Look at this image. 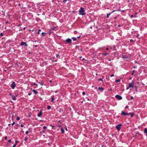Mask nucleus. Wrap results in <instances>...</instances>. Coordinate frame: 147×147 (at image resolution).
I'll use <instances>...</instances> for the list:
<instances>
[{"instance_id":"423d86ee","label":"nucleus","mask_w":147,"mask_h":147,"mask_svg":"<svg viewBox=\"0 0 147 147\" xmlns=\"http://www.w3.org/2000/svg\"><path fill=\"white\" fill-rule=\"evenodd\" d=\"M115 97L118 100H121L122 99V97L120 95H117L115 96Z\"/></svg>"},{"instance_id":"79ce46f5","label":"nucleus","mask_w":147,"mask_h":147,"mask_svg":"<svg viewBox=\"0 0 147 147\" xmlns=\"http://www.w3.org/2000/svg\"><path fill=\"white\" fill-rule=\"evenodd\" d=\"M7 137L6 136H5L4 137V138L5 140H6L7 139Z\"/></svg>"},{"instance_id":"1a4fd4ad","label":"nucleus","mask_w":147,"mask_h":147,"mask_svg":"<svg viewBox=\"0 0 147 147\" xmlns=\"http://www.w3.org/2000/svg\"><path fill=\"white\" fill-rule=\"evenodd\" d=\"M134 83L133 81H132V82L131 83H130L129 84V87L130 88H133Z\"/></svg>"},{"instance_id":"2eb2a0df","label":"nucleus","mask_w":147,"mask_h":147,"mask_svg":"<svg viewBox=\"0 0 147 147\" xmlns=\"http://www.w3.org/2000/svg\"><path fill=\"white\" fill-rule=\"evenodd\" d=\"M144 133H146V136H147V128H145L144 131Z\"/></svg>"},{"instance_id":"412c9836","label":"nucleus","mask_w":147,"mask_h":147,"mask_svg":"<svg viewBox=\"0 0 147 147\" xmlns=\"http://www.w3.org/2000/svg\"><path fill=\"white\" fill-rule=\"evenodd\" d=\"M108 53H102V55H104L105 56L107 55H108Z\"/></svg>"},{"instance_id":"f704fd0d","label":"nucleus","mask_w":147,"mask_h":147,"mask_svg":"<svg viewBox=\"0 0 147 147\" xmlns=\"http://www.w3.org/2000/svg\"><path fill=\"white\" fill-rule=\"evenodd\" d=\"M38 34H40V32L41 31V30L40 29H39L38 30Z\"/></svg>"},{"instance_id":"4468645a","label":"nucleus","mask_w":147,"mask_h":147,"mask_svg":"<svg viewBox=\"0 0 147 147\" xmlns=\"http://www.w3.org/2000/svg\"><path fill=\"white\" fill-rule=\"evenodd\" d=\"M58 111L59 113H62L63 112V110L61 108L59 109Z\"/></svg>"},{"instance_id":"ddd939ff","label":"nucleus","mask_w":147,"mask_h":147,"mask_svg":"<svg viewBox=\"0 0 147 147\" xmlns=\"http://www.w3.org/2000/svg\"><path fill=\"white\" fill-rule=\"evenodd\" d=\"M121 57L123 59H127L128 58V57L127 56L123 55H122Z\"/></svg>"},{"instance_id":"6e6552de","label":"nucleus","mask_w":147,"mask_h":147,"mask_svg":"<svg viewBox=\"0 0 147 147\" xmlns=\"http://www.w3.org/2000/svg\"><path fill=\"white\" fill-rule=\"evenodd\" d=\"M56 28V27H54L53 28H51L49 30L50 34L51 33H53V30H55Z\"/></svg>"},{"instance_id":"864d4df0","label":"nucleus","mask_w":147,"mask_h":147,"mask_svg":"<svg viewBox=\"0 0 147 147\" xmlns=\"http://www.w3.org/2000/svg\"><path fill=\"white\" fill-rule=\"evenodd\" d=\"M18 6H21V4L20 3H19L18 4Z\"/></svg>"},{"instance_id":"bf43d9fd","label":"nucleus","mask_w":147,"mask_h":147,"mask_svg":"<svg viewBox=\"0 0 147 147\" xmlns=\"http://www.w3.org/2000/svg\"><path fill=\"white\" fill-rule=\"evenodd\" d=\"M80 36H78V37H77V38H80Z\"/></svg>"},{"instance_id":"c756f323","label":"nucleus","mask_w":147,"mask_h":147,"mask_svg":"<svg viewBox=\"0 0 147 147\" xmlns=\"http://www.w3.org/2000/svg\"><path fill=\"white\" fill-rule=\"evenodd\" d=\"M16 144H17V141H16V144L13 146V147H15L16 146Z\"/></svg>"},{"instance_id":"2f4dec72","label":"nucleus","mask_w":147,"mask_h":147,"mask_svg":"<svg viewBox=\"0 0 147 147\" xmlns=\"http://www.w3.org/2000/svg\"><path fill=\"white\" fill-rule=\"evenodd\" d=\"M28 139V138L26 137L25 138V139H24V141H26Z\"/></svg>"},{"instance_id":"69168bd1","label":"nucleus","mask_w":147,"mask_h":147,"mask_svg":"<svg viewBox=\"0 0 147 147\" xmlns=\"http://www.w3.org/2000/svg\"><path fill=\"white\" fill-rule=\"evenodd\" d=\"M65 130H66V131H67V127H66V128H65Z\"/></svg>"},{"instance_id":"a19ab883","label":"nucleus","mask_w":147,"mask_h":147,"mask_svg":"<svg viewBox=\"0 0 147 147\" xmlns=\"http://www.w3.org/2000/svg\"><path fill=\"white\" fill-rule=\"evenodd\" d=\"M133 41V39H131L130 40V42H132Z\"/></svg>"},{"instance_id":"aec40b11","label":"nucleus","mask_w":147,"mask_h":147,"mask_svg":"<svg viewBox=\"0 0 147 147\" xmlns=\"http://www.w3.org/2000/svg\"><path fill=\"white\" fill-rule=\"evenodd\" d=\"M73 41H76L77 40V38L75 37H73L71 38Z\"/></svg>"},{"instance_id":"37998d69","label":"nucleus","mask_w":147,"mask_h":147,"mask_svg":"<svg viewBox=\"0 0 147 147\" xmlns=\"http://www.w3.org/2000/svg\"><path fill=\"white\" fill-rule=\"evenodd\" d=\"M32 93H28V95L29 96H30L31 95Z\"/></svg>"},{"instance_id":"4c0bfd02","label":"nucleus","mask_w":147,"mask_h":147,"mask_svg":"<svg viewBox=\"0 0 147 147\" xmlns=\"http://www.w3.org/2000/svg\"><path fill=\"white\" fill-rule=\"evenodd\" d=\"M121 10V9H120V8H119L117 10V11H119Z\"/></svg>"},{"instance_id":"8fccbe9b","label":"nucleus","mask_w":147,"mask_h":147,"mask_svg":"<svg viewBox=\"0 0 147 147\" xmlns=\"http://www.w3.org/2000/svg\"><path fill=\"white\" fill-rule=\"evenodd\" d=\"M9 95L11 96V97H12V96H13L12 95V94H11V93H10L9 94Z\"/></svg>"},{"instance_id":"9d476101","label":"nucleus","mask_w":147,"mask_h":147,"mask_svg":"<svg viewBox=\"0 0 147 147\" xmlns=\"http://www.w3.org/2000/svg\"><path fill=\"white\" fill-rule=\"evenodd\" d=\"M116 10H114L113 11H112L111 13H107V18H109V16L111 15V14L112 13H113Z\"/></svg>"},{"instance_id":"cd10ccee","label":"nucleus","mask_w":147,"mask_h":147,"mask_svg":"<svg viewBox=\"0 0 147 147\" xmlns=\"http://www.w3.org/2000/svg\"><path fill=\"white\" fill-rule=\"evenodd\" d=\"M30 132V131H26V134H27L29 132Z\"/></svg>"},{"instance_id":"dca6fc26","label":"nucleus","mask_w":147,"mask_h":147,"mask_svg":"<svg viewBox=\"0 0 147 147\" xmlns=\"http://www.w3.org/2000/svg\"><path fill=\"white\" fill-rule=\"evenodd\" d=\"M32 91L35 94H36L38 93V92L34 89L32 90Z\"/></svg>"},{"instance_id":"7c9ffc66","label":"nucleus","mask_w":147,"mask_h":147,"mask_svg":"<svg viewBox=\"0 0 147 147\" xmlns=\"http://www.w3.org/2000/svg\"><path fill=\"white\" fill-rule=\"evenodd\" d=\"M67 0H63V2L64 3H66Z\"/></svg>"},{"instance_id":"b1692460","label":"nucleus","mask_w":147,"mask_h":147,"mask_svg":"<svg viewBox=\"0 0 147 147\" xmlns=\"http://www.w3.org/2000/svg\"><path fill=\"white\" fill-rule=\"evenodd\" d=\"M120 81V79L116 80H115V82H119Z\"/></svg>"},{"instance_id":"bb28decb","label":"nucleus","mask_w":147,"mask_h":147,"mask_svg":"<svg viewBox=\"0 0 147 147\" xmlns=\"http://www.w3.org/2000/svg\"><path fill=\"white\" fill-rule=\"evenodd\" d=\"M51 107L50 106H49L47 107V109L49 110L50 109H51Z\"/></svg>"},{"instance_id":"ea45409f","label":"nucleus","mask_w":147,"mask_h":147,"mask_svg":"<svg viewBox=\"0 0 147 147\" xmlns=\"http://www.w3.org/2000/svg\"><path fill=\"white\" fill-rule=\"evenodd\" d=\"M8 142L9 143H11V140H8Z\"/></svg>"},{"instance_id":"680f3d73","label":"nucleus","mask_w":147,"mask_h":147,"mask_svg":"<svg viewBox=\"0 0 147 147\" xmlns=\"http://www.w3.org/2000/svg\"><path fill=\"white\" fill-rule=\"evenodd\" d=\"M130 88V87H129V86L128 87H127L126 89L127 90L129 89V88Z\"/></svg>"},{"instance_id":"09e8293b","label":"nucleus","mask_w":147,"mask_h":147,"mask_svg":"<svg viewBox=\"0 0 147 147\" xmlns=\"http://www.w3.org/2000/svg\"><path fill=\"white\" fill-rule=\"evenodd\" d=\"M58 91V90H56L55 91V93H57Z\"/></svg>"},{"instance_id":"0eeeda50","label":"nucleus","mask_w":147,"mask_h":147,"mask_svg":"<svg viewBox=\"0 0 147 147\" xmlns=\"http://www.w3.org/2000/svg\"><path fill=\"white\" fill-rule=\"evenodd\" d=\"M20 45L21 46L24 45L25 47H26L28 46V44L26 43L23 42H21Z\"/></svg>"},{"instance_id":"4d7b16f0","label":"nucleus","mask_w":147,"mask_h":147,"mask_svg":"<svg viewBox=\"0 0 147 147\" xmlns=\"http://www.w3.org/2000/svg\"><path fill=\"white\" fill-rule=\"evenodd\" d=\"M38 47V45H36L34 46V47Z\"/></svg>"},{"instance_id":"f3484780","label":"nucleus","mask_w":147,"mask_h":147,"mask_svg":"<svg viewBox=\"0 0 147 147\" xmlns=\"http://www.w3.org/2000/svg\"><path fill=\"white\" fill-rule=\"evenodd\" d=\"M61 131L62 134H63L64 133V130L62 127L61 129Z\"/></svg>"},{"instance_id":"39448f33","label":"nucleus","mask_w":147,"mask_h":147,"mask_svg":"<svg viewBox=\"0 0 147 147\" xmlns=\"http://www.w3.org/2000/svg\"><path fill=\"white\" fill-rule=\"evenodd\" d=\"M122 126L121 124H119L116 126V128L118 131H119L121 128V127Z\"/></svg>"},{"instance_id":"13d9d810","label":"nucleus","mask_w":147,"mask_h":147,"mask_svg":"<svg viewBox=\"0 0 147 147\" xmlns=\"http://www.w3.org/2000/svg\"><path fill=\"white\" fill-rule=\"evenodd\" d=\"M106 49V50H109V48H107Z\"/></svg>"},{"instance_id":"0e129e2a","label":"nucleus","mask_w":147,"mask_h":147,"mask_svg":"<svg viewBox=\"0 0 147 147\" xmlns=\"http://www.w3.org/2000/svg\"><path fill=\"white\" fill-rule=\"evenodd\" d=\"M114 18H115V19H116L117 18V17H115Z\"/></svg>"},{"instance_id":"a211bd4d","label":"nucleus","mask_w":147,"mask_h":147,"mask_svg":"<svg viewBox=\"0 0 147 147\" xmlns=\"http://www.w3.org/2000/svg\"><path fill=\"white\" fill-rule=\"evenodd\" d=\"M46 34V33H45L43 32L42 33L41 35L42 36H45Z\"/></svg>"},{"instance_id":"6e6d98bb","label":"nucleus","mask_w":147,"mask_h":147,"mask_svg":"<svg viewBox=\"0 0 147 147\" xmlns=\"http://www.w3.org/2000/svg\"><path fill=\"white\" fill-rule=\"evenodd\" d=\"M128 107H129V106H126L125 107V108H128Z\"/></svg>"},{"instance_id":"5701e85b","label":"nucleus","mask_w":147,"mask_h":147,"mask_svg":"<svg viewBox=\"0 0 147 147\" xmlns=\"http://www.w3.org/2000/svg\"><path fill=\"white\" fill-rule=\"evenodd\" d=\"M43 128L44 129V130L43 131H44L45 130L47 129V127L45 126H43Z\"/></svg>"},{"instance_id":"052dcab7","label":"nucleus","mask_w":147,"mask_h":147,"mask_svg":"<svg viewBox=\"0 0 147 147\" xmlns=\"http://www.w3.org/2000/svg\"><path fill=\"white\" fill-rule=\"evenodd\" d=\"M2 15L3 16H5V13H3V14H2Z\"/></svg>"},{"instance_id":"f03ea898","label":"nucleus","mask_w":147,"mask_h":147,"mask_svg":"<svg viewBox=\"0 0 147 147\" xmlns=\"http://www.w3.org/2000/svg\"><path fill=\"white\" fill-rule=\"evenodd\" d=\"M65 43L67 44L71 43H72V41L71 39L69 38H68L67 39L65 40Z\"/></svg>"},{"instance_id":"f8f14e48","label":"nucleus","mask_w":147,"mask_h":147,"mask_svg":"<svg viewBox=\"0 0 147 147\" xmlns=\"http://www.w3.org/2000/svg\"><path fill=\"white\" fill-rule=\"evenodd\" d=\"M98 89L101 92H102L104 90V89L103 87L100 86L98 87Z\"/></svg>"},{"instance_id":"c85d7f7f","label":"nucleus","mask_w":147,"mask_h":147,"mask_svg":"<svg viewBox=\"0 0 147 147\" xmlns=\"http://www.w3.org/2000/svg\"><path fill=\"white\" fill-rule=\"evenodd\" d=\"M20 118L19 117H18L16 118V119L18 121L20 120Z\"/></svg>"},{"instance_id":"72a5a7b5","label":"nucleus","mask_w":147,"mask_h":147,"mask_svg":"<svg viewBox=\"0 0 147 147\" xmlns=\"http://www.w3.org/2000/svg\"><path fill=\"white\" fill-rule=\"evenodd\" d=\"M38 83L40 85H41L42 86L43 85V84L42 83L40 82H38Z\"/></svg>"},{"instance_id":"c9c22d12","label":"nucleus","mask_w":147,"mask_h":147,"mask_svg":"<svg viewBox=\"0 0 147 147\" xmlns=\"http://www.w3.org/2000/svg\"><path fill=\"white\" fill-rule=\"evenodd\" d=\"M15 122H13V123L11 124L12 126H13V125L15 124Z\"/></svg>"},{"instance_id":"3c124183","label":"nucleus","mask_w":147,"mask_h":147,"mask_svg":"<svg viewBox=\"0 0 147 147\" xmlns=\"http://www.w3.org/2000/svg\"><path fill=\"white\" fill-rule=\"evenodd\" d=\"M59 56V54H57L56 55V57H57L58 58V57Z\"/></svg>"},{"instance_id":"de8ad7c7","label":"nucleus","mask_w":147,"mask_h":147,"mask_svg":"<svg viewBox=\"0 0 147 147\" xmlns=\"http://www.w3.org/2000/svg\"><path fill=\"white\" fill-rule=\"evenodd\" d=\"M130 98H131V99H133L134 98H133V96H131V97Z\"/></svg>"},{"instance_id":"e2e57ef3","label":"nucleus","mask_w":147,"mask_h":147,"mask_svg":"<svg viewBox=\"0 0 147 147\" xmlns=\"http://www.w3.org/2000/svg\"><path fill=\"white\" fill-rule=\"evenodd\" d=\"M85 60V59L84 58H83V59H82V60Z\"/></svg>"},{"instance_id":"a18cd8bd","label":"nucleus","mask_w":147,"mask_h":147,"mask_svg":"<svg viewBox=\"0 0 147 147\" xmlns=\"http://www.w3.org/2000/svg\"><path fill=\"white\" fill-rule=\"evenodd\" d=\"M33 85H34L37 86V85H37V84H36V83H34L33 84Z\"/></svg>"},{"instance_id":"4be33fe9","label":"nucleus","mask_w":147,"mask_h":147,"mask_svg":"<svg viewBox=\"0 0 147 147\" xmlns=\"http://www.w3.org/2000/svg\"><path fill=\"white\" fill-rule=\"evenodd\" d=\"M54 100V97L53 96H51V102H53Z\"/></svg>"},{"instance_id":"9b49d317","label":"nucleus","mask_w":147,"mask_h":147,"mask_svg":"<svg viewBox=\"0 0 147 147\" xmlns=\"http://www.w3.org/2000/svg\"><path fill=\"white\" fill-rule=\"evenodd\" d=\"M42 110H41L40 111L39 113L38 114V117H40L41 116V115L42 114Z\"/></svg>"},{"instance_id":"7ed1b4c3","label":"nucleus","mask_w":147,"mask_h":147,"mask_svg":"<svg viewBox=\"0 0 147 147\" xmlns=\"http://www.w3.org/2000/svg\"><path fill=\"white\" fill-rule=\"evenodd\" d=\"M130 114V113H125L123 111H121V115L122 116H127Z\"/></svg>"},{"instance_id":"58836bf2","label":"nucleus","mask_w":147,"mask_h":147,"mask_svg":"<svg viewBox=\"0 0 147 147\" xmlns=\"http://www.w3.org/2000/svg\"><path fill=\"white\" fill-rule=\"evenodd\" d=\"M0 35L1 36H3V34L2 33H0Z\"/></svg>"},{"instance_id":"774afa93","label":"nucleus","mask_w":147,"mask_h":147,"mask_svg":"<svg viewBox=\"0 0 147 147\" xmlns=\"http://www.w3.org/2000/svg\"><path fill=\"white\" fill-rule=\"evenodd\" d=\"M122 12H124V10H122Z\"/></svg>"},{"instance_id":"6ab92c4d","label":"nucleus","mask_w":147,"mask_h":147,"mask_svg":"<svg viewBox=\"0 0 147 147\" xmlns=\"http://www.w3.org/2000/svg\"><path fill=\"white\" fill-rule=\"evenodd\" d=\"M12 98L13 100H16L17 99V98L14 96H12Z\"/></svg>"},{"instance_id":"473e14b6","label":"nucleus","mask_w":147,"mask_h":147,"mask_svg":"<svg viewBox=\"0 0 147 147\" xmlns=\"http://www.w3.org/2000/svg\"><path fill=\"white\" fill-rule=\"evenodd\" d=\"M98 80V81H103V80L101 78H100Z\"/></svg>"},{"instance_id":"49530a36","label":"nucleus","mask_w":147,"mask_h":147,"mask_svg":"<svg viewBox=\"0 0 147 147\" xmlns=\"http://www.w3.org/2000/svg\"><path fill=\"white\" fill-rule=\"evenodd\" d=\"M20 126L21 127H24V125L23 124H21L20 125Z\"/></svg>"},{"instance_id":"a878e982","label":"nucleus","mask_w":147,"mask_h":147,"mask_svg":"<svg viewBox=\"0 0 147 147\" xmlns=\"http://www.w3.org/2000/svg\"><path fill=\"white\" fill-rule=\"evenodd\" d=\"M135 72V70H133L132 71V73H131V75L132 76L134 75V72Z\"/></svg>"},{"instance_id":"338daca9","label":"nucleus","mask_w":147,"mask_h":147,"mask_svg":"<svg viewBox=\"0 0 147 147\" xmlns=\"http://www.w3.org/2000/svg\"><path fill=\"white\" fill-rule=\"evenodd\" d=\"M8 23V22L7 21H6V23L7 24V23Z\"/></svg>"},{"instance_id":"20e7f679","label":"nucleus","mask_w":147,"mask_h":147,"mask_svg":"<svg viewBox=\"0 0 147 147\" xmlns=\"http://www.w3.org/2000/svg\"><path fill=\"white\" fill-rule=\"evenodd\" d=\"M16 86V83L14 82H13L11 84V87L12 89H14Z\"/></svg>"},{"instance_id":"393cba45","label":"nucleus","mask_w":147,"mask_h":147,"mask_svg":"<svg viewBox=\"0 0 147 147\" xmlns=\"http://www.w3.org/2000/svg\"><path fill=\"white\" fill-rule=\"evenodd\" d=\"M129 115H130L131 117H132L134 115V113H130V114Z\"/></svg>"},{"instance_id":"5fc2aeb1","label":"nucleus","mask_w":147,"mask_h":147,"mask_svg":"<svg viewBox=\"0 0 147 147\" xmlns=\"http://www.w3.org/2000/svg\"><path fill=\"white\" fill-rule=\"evenodd\" d=\"M108 60L109 61H111V59L110 58H108Z\"/></svg>"},{"instance_id":"c03bdc74","label":"nucleus","mask_w":147,"mask_h":147,"mask_svg":"<svg viewBox=\"0 0 147 147\" xmlns=\"http://www.w3.org/2000/svg\"><path fill=\"white\" fill-rule=\"evenodd\" d=\"M114 76V75L113 74H112L110 76L111 77H112L113 76Z\"/></svg>"},{"instance_id":"603ef678","label":"nucleus","mask_w":147,"mask_h":147,"mask_svg":"<svg viewBox=\"0 0 147 147\" xmlns=\"http://www.w3.org/2000/svg\"><path fill=\"white\" fill-rule=\"evenodd\" d=\"M50 126L51 127H55V126H53V125H50Z\"/></svg>"},{"instance_id":"e433bc0d","label":"nucleus","mask_w":147,"mask_h":147,"mask_svg":"<svg viewBox=\"0 0 147 147\" xmlns=\"http://www.w3.org/2000/svg\"><path fill=\"white\" fill-rule=\"evenodd\" d=\"M82 95H85V92H82Z\"/></svg>"},{"instance_id":"f257e3e1","label":"nucleus","mask_w":147,"mask_h":147,"mask_svg":"<svg viewBox=\"0 0 147 147\" xmlns=\"http://www.w3.org/2000/svg\"><path fill=\"white\" fill-rule=\"evenodd\" d=\"M79 14L83 16L86 15L85 10H84V8L81 7L79 11Z\"/></svg>"}]
</instances>
